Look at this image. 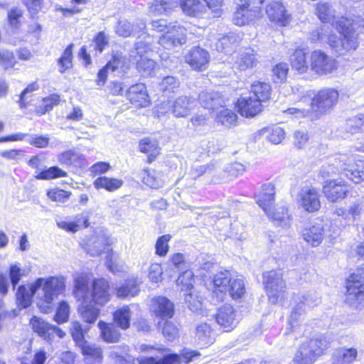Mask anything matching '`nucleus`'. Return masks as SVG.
Wrapping results in <instances>:
<instances>
[{
	"instance_id": "obj_2",
	"label": "nucleus",
	"mask_w": 364,
	"mask_h": 364,
	"mask_svg": "<svg viewBox=\"0 0 364 364\" xmlns=\"http://www.w3.org/2000/svg\"><path fill=\"white\" fill-rule=\"evenodd\" d=\"M90 280V277L87 274H80L77 277L75 280V297L84 303L100 307L105 306L111 299L109 282L103 278L95 279L89 287Z\"/></svg>"
},
{
	"instance_id": "obj_49",
	"label": "nucleus",
	"mask_w": 364,
	"mask_h": 364,
	"mask_svg": "<svg viewBox=\"0 0 364 364\" xmlns=\"http://www.w3.org/2000/svg\"><path fill=\"white\" fill-rule=\"evenodd\" d=\"M131 311L128 306H124L114 314V322L122 329L129 327Z\"/></svg>"
},
{
	"instance_id": "obj_42",
	"label": "nucleus",
	"mask_w": 364,
	"mask_h": 364,
	"mask_svg": "<svg viewBox=\"0 0 364 364\" xmlns=\"http://www.w3.org/2000/svg\"><path fill=\"white\" fill-rule=\"evenodd\" d=\"M238 38V36L233 33L223 36L215 43V48L221 53L231 52L237 44Z\"/></svg>"
},
{
	"instance_id": "obj_1",
	"label": "nucleus",
	"mask_w": 364,
	"mask_h": 364,
	"mask_svg": "<svg viewBox=\"0 0 364 364\" xmlns=\"http://www.w3.org/2000/svg\"><path fill=\"white\" fill-rule=\"evenodd\" d=\"M41 288V292L37 295L36 305L44 314L49 313L53 301L65 291V278L61 276L40 277L28 284L20 285L16 296L18 306L23 309L28 307L33 296Z\"/></svg>"
},
{
	"instance_id": "obj_54",
	"label": "nucleus",
	"mask_w": 364,
	"mask_h": 364,
	"mask_svg": "<svg viewBox=\"0 0 364 364\" xmlns=\"http://www.w3.org/2000/svg\"><path fill=\"white\" fill-rule=\"evenodd\" d=\"M177 286L181 287V290L191 291L194 284L193 273L191 270L183 272L176 280Z\"/></svg>"
},
{
	"instance_id": "obj_57",
	"label": "nucleus",
	"mask_w": 364,
	"mask_h": 364,
	"mask_svg": "<svg viewBox=\"0 0 364 364\" xmlns=\"http://www.w3.org/2000/svg\"><path fill=\"white\" fill-rule=\"evenodd\" d=\"M70 315V306L65 301L59 304L56 314L54 316V321L58 324L68 321Z\"/></svg>"
},
{
	"instance_id": "obj_9",
	"label": "nucleus",
	"mask_w": 364,
	"mask_h": 364,
	"mask_svg": "<svg viewBox=\"0 0 364 364\" xmlns=\"http://www.w3.org/2000/svg\"><path fill=\"white\" fill-rule=\"evenodd\" d=\"M195 106V101L187 96H181L174 102H164L156 109L158 117L171 112L176 117H185L188 115Z\"/></svg>"
},
{
	"instance_id": "obj_14",
	"label": "nucleus",
	"mask_w": 364,
	"mask_h": 364,
	"mask_svg": "<svg viewBox=\"0 0 364 364\" xmlns=\"http://www.w3.org/2000/svg\"><path fill=\"white\" fill-rule=\"evenodd\" d=\"M349 191L350 186L341 179L328 180L323 186L324 196L332 203L345 198Z\"/></svg>"
},
{
	"instance_id": "obj_46",
	"label": "nucleus",
	"mask_w": 364,
	"mask_h": 364,
	"mask_svg": "<svg viewBox=\"0 0 364 364\" xmlns=\"http://www.w3.org/2000/svg\"><path fill=\"white\" fill-rule=\"evenodd\" d=\"M128 347L116 346L113 347L110 352V357L114 360L115 364H134L132 357L127 355Z\"/></svg>"
},
{
	"instance_id": "obj_16",
	"label": "nucleus",
	"mask_w": 364,
	"mask_h": 364,
	"mask_svg": "<svg viewBox=\"0 0 364 364\" xmlns=\"http://www.w3.org/2000/svg\"><path fill=\"white\" fill-rule=\"evenodd\" d=\"M298 203L306 211H317L321 208L318 189L312 186L303 187L299 193Z\"/></svg>"
},
{
	"instance_id": "obj_36",
	"label": "nucleus",
	"mask_w": 364,
	"mask_h": 364,
	"mask_svg": "<svg viewBox=\"0 0 364 364\" xmlns=\"http://www.w3.org/2000/svg\"><path fill=\"white\" fill-rule=\"evenodd\" d=\"M196 341L201 347L208 346L215 341L212 329L207 323H202L196 328Z\"/></svg>"
},
{
	"instance_id": "obj_51",
	"label": "nucleus",
	"mask_w": 364,
	"mask_h": 364,
	"mask_svg": "<svg viewBox=\"0 0 364 364\" xmlns=\"http://www.w3.org/2000/svg\"><path fill=\"white\" fill-rule=\"evenodd\" d=\"M215 119L225 127H230L236 124L237 115L232 109H223L216 114Z\"/></svg>"
},
{
	"instance_id": "obj_3",
	"label": "nucleus",
	"mask_w": 364,
	"mask_h": 364,
	"mask_svg": "<svg viewBox=\"0 0 364 364\" xmlns=\"http://www.w3.org/2000/svg\"><path fill=\"white\" fill-rule=\"evenodd\" d=\"M323 177H330L336 173H343L355 183L364 181V162L355 163V157L348 154H336L328 159L320 171Z\"/></svg>"
},
{
	"instance_id": "obj_11",
	"label": "nucleus",
	"mask_w": 364,
	"mask_h": 364,
	"mask_svg": "<svg viewBox=\"0 0 364 364\" xmlns=\"http://www.w3.org/2000/svg\"><path fill=\"white\" fill-rule=\"evenodd\" d=\"M338 97V92L333 88L322 89L312 99L311 109L320 113L326 112L336 105Z\"/></svg>"
},
{
	"instance_id": "obj_19",
	"label": "nucleus",
	"mask_w": 364,
	"mask_h": 364,
	"mask_svg": "<svg viewBox=\"0 0 364 364\" xmlns=\"http://www.w3.org/2000/svg\"><path fill=\"white\" fill-rule=\"evenodd\" d=\"M266 14L271 22L279 26H285L290 21L291 16L280 1L270 2L266 7Z\"/></svg>"
},
{
	"instance_id": "obj_55",
	"label": "nucleus",
	"mask_w": 364,
	"mask_h": 364,
	"mask_svg": "<svg viewBox=\"0 0 364 364\" xmlns=\"http://www.w3.org/2000/svg\"><path fill=\"white\" fill-rule=\"evenodd\" d=\"M89 330V328H82V324L79 321H73L70 324V333L73 340L77 346L85 343V334Z\"/></svg>"
},
{
	"instance_id": "obj_15",
	"label": "nucleus",
	"mask_w": 364,
	"mask_h": 364,
	"mask_svg": "<svg viewBox=\"0 0 364 364\" xmlns=\"http://www.w3.org/2000/svg\"><path fill=\"white\" fill-rule=\"evenodd\" d=\"M30 324L34 332L37 333L41 337L45 340L51 341L54 339L55 335L60 338H63L65 336V333L56 326L51 325L45 321L42 318L33 316Z\"/></svg>"
},
{
	"instance_id": "obj_20",
	"label": "nucleus",
	"mask_w": 364,
	"mask_h": 364,
	"mask_svg": "<svg viewBox=\"0 0 364 364\" xmlns=\"http://www.w3.org/2000/svg\"><path fill=\"white\" fill-rule=\"evenodd\" d=\"M159 355L142 356L137 358L139 364H181V357L176 353H168V349L159 348Z\"/></svg>"
},
{
	"instance_id": "obj_38",
	"label": "nucleus",
	"mask_w": 364,
	"mask_h": 364,
	"mask_svg": "<svg viewBox=\"0 0 364 364\" xmlns=\"http://www.w3.org/2000/svg\"><path fill=\"white\" fill-rule=\"evenodd\" d=\"M331 36H333L331 28L324 25L312 31L309 34V40L313 43H327L330 46Z\"/></svg>"
},
{
	"instance_id": "obj_34",
	"label": "nucleus",
	"mask_w": 364,
	"mask_h": 364,
	"mask_svg": "<svg viewBox=\"0 0 364 364\" xmlns=\"http://www.w3.org/2000/svg\"><path fill=\"white\" fill-rule=\"evenodd\" d=\"M274 186L272 183H267L262 186L260 192L257 196V203L264 211L272 208L274 202Z\"/></svg>"
},
{
	"instance_id": "obj_43",
	"label": "nucleus",
	"mask_w": 364,
	"mask_h": 364,
	"mask_svg": "<svg viewBox=\"0 0 364 364\" xmlns=\"http://www.w3.org/2000/svg\"><path fill=\"white\" fill-rule=\"evenodd\" d=\"M251 90L254 97L261 103L269 99L272 89L269 83L255 81L252 84Z\"/></svg>"
},
{
	"instance_id": "obj_27",
	"label": "nucleus",
	"mask_w": 364,
	"mask_h": 364,
	"mask_svg": "<svg viewBox=\"0 0 364 364\" xmlns=\"http://www.w3.org/2000/svg\"><path fill=\"white\" fill-rule=\"evenodd\" d=\"M183 12L190 16L200 18L206 13V4L203 0H178Z\"/></svg>"
},
{
	"instance_id": "obj_13",
	"label": "nucleus",
	"mask_w": 364,
	"mask_h": 364,
	"mask_svg": "<svg viewBox=\"0 0 364 364\" xmlns=\"http://www.w3.org/2000/svg\"><path fill=\"white\" fill-rule=\"evenodd\" d=\"M320 298L315 293L303 297V300L293 309L289 320V326L291 331H297L301 326L304 319V306H314L318 304Z\"/></svg>"
},
{
	"instance_id": "obj_61",
	"label": "nucleus",
	"mask_w": 364,
	"mask_h": 364,
	"mask_svg": "<svg viewBox=\"0 0 364 364\" xmlns=\"http://www.w3.org/2000/svg\"><path fill=\"white\" fill-rule=\"evenodd\" d=\"M347 124L352 133L364 131V113H360L348 120Z\"/></svg>"
},
{
	"instance_id": "obj_26",
	"label": "nucleus",
	"mask_w": 364,
	"mask_h": 364,
	"mask_svg": "<svg viewBox=\"0 0 364 364\" xmlns=\"http://www.w3.org/2000/svg\"><path fill=\"white\" fill-rule=\"evenodd\" d=\"M237 106L241 115L246 117H252L262 110V105L256 98L252 97H242L237 100Z\"/></svg>"
},
{
	"instance_id": "obj_40",
	"label": "nucleus",
	"mask_w": 364,
	"mask_h": 364,
	"mask_svg": "<svg viewBox=\"0 0 364 364\" xmlns=\"http://www.w3.org/2000/svg\"><path fill=\"white\" fill-rule=\"evenodd\" d=\"M290 62L292 68L299 73H305L308 70L306 53L304 50H296L290 57Z\"/></svg>"
},
{
	"instance_id": "obj_41",
	"label": "nucleus",
	"mask_w": 364,
	"mask_h": 364,
	"mask_svg": "<svg viewBox=\"0 0 364 364\" xmlns=\"http://www.w3.org/2000/svg\"><path fill=\"white\" fill-rule=\"evenodd\" d=\"M139 291V282L135 279L126 280L120 287H116V294L119 298L133 297Z\"/></svg>"
},
{
	"instance_id": "obj_6",
	"label": "nucleus",
	"mask_w": 364,
	"mask_h": 364,
	"mask_svg": "<svg viewBox=\"0 0 364 364\" xmlns=\"http://www.w3.org/2000/svg\"><path fill=\"white\" fill-rule=\"evenodd\" d=\"M330 346V341L319 336L303 342L293 358L294 364H311Z\"/></svg>"
},
{
	"instance_id": "obj_59",
	"label": "nucleus",
	"mask_w": 364,
	"mask_h": 364,
	"mask_svg": "<svg viewBox=\"0 0 364 364\" xmlns=\"http://www.w3.org/2000/svg\"><path fill=\"white\" fill-rule=\"evenodd\" d=\"M171 240L170 235H164L158 238L155 245L156 254L160 257H164L168 252V242Z\"/></svg>"
},
{
	"instance_id": "obj_52",
	"label": "nucleus",
	"mask_w": 364,
	"mask_h": 364,
	"mask_svg": "<svg viewBox=\"0 0 364 364\" xmlns=\"http://www.w3.org/2000/svg\"><path fill=\"white\" fill-rule=\"evenodd\" d=\"M35 173L36 178L41 180H49L67 176L66 172L58 166H52L47 169L42 168L41 171H36Z\"/></svg>"
},
{
	"instance_id": "obj_60",
	"label": "nucleus",
	"mask_w": 364,
	"mask_h": 364,
	"mask_svg": "<svg viewBox=\"0 0 364 364\" xmlns=\"http://www.w3.org/2000/svg\"><path fill=\"white\" fill-rule=\"evenodd\" d=\"M9 278L11 282L13 285L14 289H15L16 286L19 282L21 277L25 275L24 270L22 269L19 263H16L14 264H11L9 267Z\"/></svg>"
},
{
	"instance_id": "obj_62",
	"label": "nucleus",
	"mask_w": 364,
	"mask_h": 364,
	"mask_svg": "<svg viewBox=\"0 0 364 364\" xmlns=\"http://www.w3.org/2000/svg\"><path fill=\"white\" fill-rule=\"evenodd\" d=\"M60 102V96L57 95H53L43 100V108L39 107L36 109L37 113L39 115L45 114L46 112L53 109L54 105H57Z\"/></svg>"
},
{
	"instance_id": "obj_5",
	"label": "nucleus",
	"mask_w": 364,
	"mask_h": 364,
	"mask_svg": "<svg viewBox=\"0 0 364 364\" xmlns=\"http://www.w3.org/2000/svg\"><path fill=\"white\" fill-rule=\"evenodd\" d=\"M336 29L342 35V38H338L333 33L330 47L339 55L356 50L358 46V34L354 29L353 20L341 17L336 22Z\"/></svg>"
},
{
	"instance_id": "obj_58",
	"label": "nucleus",
	"mask_w": 364,
	"mask_h": 364,
	"mask_svg": "<svg viewBox=\"0 0 364 364\" xmlns=\"http://www.w3.org/2000/svg\"><path fill=\"white\" fill-rule=\"evenodd\" d=\"M115 31L119 36L122 37H128L132 33L136 32L134 26L131 25L126 19H120L118 21Z\"/></svg>"
},
{
	"instance_id": "obj_44",
	"label": "nucleus",
	"mask_w": 364,
	"mask_h": 364,
	"mask_svg": "<svg viewBox=\"0 0 364 364\" xmlns=\"http://www.w3.org/2000/svg\"><path fill=\"white\" fill-rule=\"evenodd\" d=\"M94 306L93 304L84 303L82 301V307L80 309V316L84 322L87 323H94L97 319L100 310L97 307Z\"/></svg>"
},
{
	"instance_id": "obj_25",
	"label": "nucleus",
	"mask_w": 364,
	"mask_h": 364,
	"mask_svg": "<svg viewBox=\"0 0 364 364\" xmlns=\"http://www.w3.org/2000/svg\"><path fill=\"white\" fill-rule=\"evenodd\" d=\"M264 212L276 225L283 228H289L291 226L292 218L287 208L282 206L272 209V207Z\"/></svg>"
},
{
	"instance_id": "obj_10",
	"label": "nucleus",
	"mask_w": 364,
	"mask_h": 364,
	"mask_svg": "<svg viewBox=\"0 0 364 364\" xmlns=\"http://www.w3.org/2000/svg\"><path fill=\"white\" fill-rule=\"evenodd\" d=\"M310 60L311 70L319 75L331 74L337 69L335 59L321 50H314Z\"/></svg>"
},
{
	"instance_id": "obj_7",
	"label": "nucleus",
	"mask_w": 364,
	"mask_h": 364,
	"mask_svg": "<svg viewBox=\"0 0 364 364\" xmlns=\"http://www.w3.org/2000/svg\"><path fill=\"white\" fill-rule=\"evenodd\" d=\"M264 286L265 291L272 304H276L279 299H282L285 294V283L282 279V274L279 271H270L263 274Z\"/></svg>"
},
{
	"instance_id": "obj_56",
	"label": "nucleus",
	"mask_w": 364,
	"mask_h": 364,
	"mask_svg": "<svg viewBox=\"0 0 364 364\" xmlns=\"http://www.w3.org/2000/svg\"><path fill=\"white\" fill-rule=\"evenodd\" d=\"M73 44H70L64 50L63 55L58 59L59 71L63 73L72 66Z\"/></svg>"
},
{
	"instance_id": "obj_31",
	"label": "nucleus",
	"mask_w": 364,
	"mask_h": 364,
	"mask_svg": "<svg viewBox=\"0 0 364 364\" xmlns=\"http://www.w3.org/2000/svg\"><path fill=\"white\" fill-rule=\"evenodd\" d=\"M85 249L91 256H97L102 252L109 251L108 240L103 235H93L89 239Z\"/></svg>"
},
{
	"instance_id": "obj_39",
	"label": "nucleus",
	"mask_w": 364,
	"mask_h": 364,
	"mask_svg": "<svg viewBox=\"0 0 364 364\" xmlns=\"http://www.w3.org/2000/svg\"><path fill=\"white\" fill-rule=\"evenodd\" d=\"M93 184L97 189L103 188L112 192L120 188L123 186L124 181L120 178L102 176L97 178Z\"/></svg>"
},
{
	"instance_id": "obj_47",
	"label": "nucleus",
	"mask_w": 364,
	"mask_h": 364,
	"mask_svg": "<svg viewBox=\"0 0 364 364\" xmlns=\"http://www.w3.org/2000/svg\"><path fill=\"white\" fill-rule=\"evenodd\" d=\"M178 6V0H155L150 6V10L156 14H167L173 8Z\"/></svg>"
},
{
	"instance_id": "obj_32",
	"label": "nucleus",
	"mask_w": 364,
	"mask_h": 364,
	"mask_svg": "<svg viewBox=\"0 0 364 364\" xmlns=\"http://www.w3.org/2000/svg\"><path fill=\"white\" fill-rule=\"evenodd\" d=\"M316 14L318 18L326 23L336 25V22L342 17L337 14L336 9L329 3L318 2L316 4Z\"/></svg>"
},
{
	"instance_id": "obj_63",
	"label": "nucleus",
	"mask_w": 364,
	"mask_h": 364,
	"mask_svg": "<svg viewBox=\"0 0 364 364\" xmlns=\"http://www.w3.org/2000/svg\"><path fill=\"white\" fill-rule=\"evenodd\" d=\"M272 71L274 81L282 82L287 78L289 71L288 64L286 63H280L274 67Z\"/></svg>"
},
{
	"instance_id": "obj_4",
	"label": "nucleus",
	"mask_w": 364,
	"mask_h": 364,
	"mask_svg": "<svg viewBox=\"0 0 364 364\" xmlns=\"http://www.w3.org/2000/svg\"><path fill=\"white\" fill-rule=\"evenodd\" d=\"M152 52L151 38L143 33L129 53V60L136 65L142 75H149L155 68L156 63L151 59Z\"/></svg>"
},
{
	"instance_id": "obj_28",
	"label": "nucleus",
	"mask_w": 364,
	"mask_h": 364,
	"mask_svg": "<svg viewBox=\"0 0 364 364\" xmlns=\"http://www.w3.org/2000/svg\"><path fill=\"white\" fill-rule=\"evenodd\" d=\"M142 183L151 188H159L164 183V174L161 171L145 168L139 173Z\"/></svg>"
},
{
	"instance_id": "obj_21",
	"label": "nucleus",
	"mask_w": 364,
	"mask_h": 364,
	"mask_svg": "<svg viewBox=\"0 0 364 364\" xmlns=\"http://www.w3.org/2000/svg\"><path fill=\"white\" fill-rule=\"evenodd\" d=\"M208 52L200 48H192L186 55V61L195 70H203L209 63Z\"/></svg>"
},
{
	"instance_id": "obj_35",
	"label": "nucleus",
	"mask_w": 364,
	"mask_h": 364,
	"mask_svg": "<svg viewBox=\"0 0 364 364\" xmlns=\"http://www.w3.org/2000/svg\"><path fill=\"white\" fill-rule=\"evenodd\" d=\"M139 149L141 152L148 155V162L152 163L160 153L157 140L146 137L139 141Z\"/></svg>"
},
{
	"instance_id": "obj_17",
	"label": "nucleus",
	"mask_w": 364,
	"mask_h": 364,
	"mask_svg": "<svg viewBox=\"0 0 364 364\" xmlns=\"http://www.w3.org/2000/svg\"><path fill=\"white\" fill-rule=\"evenodd\" d=\"M238 4V8L235 12L232 21L237 26H244L252 21L255 18H259L262 16V11L257 6H252L249 9L250 4L247 3Z\"/></svg>"
},
{
	"instance_id": "obj_33",
	"label": "nucleus",
	"mask_w": 364,
	"mask_h": 364,
	"mask_svg": "<svg viewBox=\"0 0 364 364\" xmlns=\"http://www.w3.org/2000/svg\"><path fill=\"white\" fill-rule=\"evenodd\" d=\"M199 102L203 107L208 109H215L225 103L224 98L213 90L203 91L199 95Z\"/></svg>"
},
{
	"instance_id": "obj_8",
	"label": "nucleus",
	"mask_w": 364,
	"mask_h": 364,
	"mask_svg": "<svg viewBox=\"0 0 364 364\" xmlns=\"http://www.w3.org/2000/svg\"><path fill=\"white\" fill-rule=\"evenodd\" d=\"M301 237L304 241L312 247H318L323 240L329 241L334 238L331 233L330 225L323 221L311 223L304 228Z\"/></svg>"
},
{
	"instance_id": "obj_50",
	"label": "nucleus",
	"mask_w": 364,
	"mask_h": 364,
	"mask_svg": "<svg viewBox=\"0 0 364 364\" xmlns=\"http://www.w3.org/2000/svg\"><path fill=\"white\" fill-rule=\"evenodd\" d=\"M261 133L274 144L281 143L285 137L284 129L279 127L264 128L261 130Z\"/></svg>"
},
{
	"instance_id": "obj_37",
	"label": "nucleus",
	"mask_w": 364,
	"mask_h": 364,
	"mask_svg": "<svg viewBox=\"0 0 364 364\" xmlns=\"http://www.w3.org/2000/svg\"><path fill=\"white\" fill-rule=\"evenodd\" d=\"M102 338L107 343H117L119 341L121 334L112 323H107L102 321L98 323Z\"/></svg>"
},
{
	"instance_id": "obj_48",
	"label": "nucleus",
	"mask_w": 364,
	"mask_h": 364,
	"mask_svg": "<svg viewBox=\"0 0 364 364\" xmlns=\"http://www.w3.org/2000/svg\"><path fill=\"white\" fill-rule=\"evenodd\" d=\"M228 291L232 299L241 298L246 292L245 284L242 278L232 277L228 287Z\"/></svg>"
},
{
	"instance_id": "obj_23",
	"label": "nucleus",
	"mask_w": 364,
	"mask_h": 364,
	"mask_svg": "<svg viewBox=\"0 0 364 364\" xmlns=\"http://www.w3.org/2000/svg\"><path fill=\"white\" fill-rule=\"evenodd\" d=\"M127 95L131 103L136 107H144L149 104V96L144 83H138L131 86Z\"/></svg>"
},
{
	"instance_id": "obj_18",
	"label": "nucleus",
	"mask_w": 364,
	"mask_h": 364,
	"mask_svg": "<svg viewBox=\"0 0 364 364\" xmlns=\"http://www.w3.org/2000/svg\"><path fill=\"white\" fill-rule=\"evenodd\" d=\"M215 320L224 331H231L239 322V318L233 307L225 304L218 309Z\"/></svg>"
},
{
	"instance_id": "obj_24",
	"label": "nucleus",
	"mask_w": 364,
	"mask_h": 364,
	"mask_svg": "<svg viewBox=\"0 0 364 364\" xmlns=\"http://www.w3.org/2000/svg\"><path fill=\"white\" fill-rule=\"evenodd\" d=\"M231 279L228 271L220 272L214 276L213 296L215 297L218 301L223 300Z\"/></svg>"
},
{
	"instance_id": "obj_45",
	"label": "nucleus",
	"mask_w": 364,
	"mask_h": 364,
	"mask_svg": "<svg viewBox=\"0 0 364 364\" xmlns=\"http://www.w3.org/2000/svg\"><path fill=\"white\" fill-rule=\"evenodd\" d=\"M122 55L120 54H114L113 60L109 61L103 68L99 70L97 73V84L100 86L105 85L107 80V72L109 70L114 71L120 65Z\"/></svg>"
},
{
	"instance_id": "obj_29",
	"label": "nucleus",
	"mask_w": 364,
	"mask_h": 364,
	"mask_svg": "<svg viewBox=\"0 0 364 364\" xmlns=\"http://www.w3.org/2000/svg\"><path fill=\"white\" fill-rule=\"evenodd\" d=\"M82 355L85 356V364H101L102 361V348L96 344L89 343L87 341L79 346Z\"/></svg>"
},
{
	"instance_id": "obj_12",
	"label": "nucleus",
	"mask_w": 364,
	"mask_h": 364,
	"mask_svg": "<svg viewBox=\"0 0 364 364\" xmlns=\"http://www.w3.org/2000/svg\"><path fill=\"white\" fill-rule=\"evenodd\" d=\"M186 41V29L178 24L169 23V28L159 39V43L166 49L184 44Z\"/></svg>"
},
{
	"instance_id": "obj_53",
	"label": "nucleus",
	"mask_w": 364,
	"mask_h": 364,
	"mask_svg": "<svg viewBox=\"0 0 364 364\" xmlns=\"http://www.w3.org/2000/svg\"><path fill=\"white\" fill-rule=\"evenodd\" d=\"M82 156L74 151H66L58 155V159L62 164L68 166H78L80 164Z\"/></svg>"
},
{
	"instance_id": "obj_30",
	"label": "nucleus",
	"mask_w": 364,
	"mask_h": 364,
	"mask_svg": "<svg viewBox=\"0 0 364 364\" xmlns=\"http://www.w3.org/2000/svg\"><path fill=\"white\" fill-rule=\"evenodd\" d=\"M256 53L252 48H245L237 54L234 66L240 70L245 71L257 65Z\"/></svg>"
},
{
	"instance_id": "obj_22",
	"label": "nucleus",
	"mask_w": 364,
	"mask_h": 364,
	"mask_svg": "<svg viewBox=\"0 0 364 364\" xmlns=\"http://www.w3.org/2000/svg\"><path fill=\"white\" fill-rule=\"evenodd\" d=\"M151 309L156 316L162 319L170 318L174 314V305L165 296L154 297L151 300Z\"/></svg>"
},
{
	"instance_id": "obj_64",
	"label": "nucleus",
	"mask_w": 364,
	"mask_h": 364,
	"mask_svg": "<svg viewBox=\"0 0 364 364\" xmlns=\"http://www.w3.org/2000/svg\"><path fill=\"white\" fill-rule=\"evenodd\" d=\"M16 63L13 52L8 50L0 51V65H2L4 70L14 67Z\"/></svg>"
}]
</instances>
